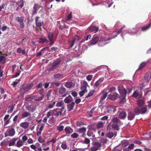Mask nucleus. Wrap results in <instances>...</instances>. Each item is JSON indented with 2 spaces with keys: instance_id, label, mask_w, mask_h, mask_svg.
I'll return each instance as SVG.
<instances>
[{
  "instance_id": "nucleus-10",
  "label": "nucleus",
  "mask_w": 151,
  "mask_h": 151,
  "mask_svg": "<svg viewBox=\"0 0 151 151\" xmlns=\"http://www.w3.org/2000/svg\"><path fill=\"white\" fill-rule=\"evenodd\" d=\"M86 130V128L85 127H83L77 129V132L81 134L80 135L81 137H83L86 135L85 133Z\"/></svg>"
},
{
  "instance_id": "nucleus-31",
  "label": "nucleus",
  "mask_w": 151,
  "mask_h": 151,
  "mask_svg": "<svg viewBox=\"0 0 151 151\" xmlns=\"http://www.w3.org/2000/svg\"><path fill=\"white\" fill-rule=\"evenodd\" d=\"M137 102L138 105L139 106H141L144 105L145 101L143 99H141L137 100Z\"/></svg>"
},
{
  "instance_id": "nucleus-42",
  "label": "nucleus",
  "mask_w": 151,
  "mask_h": 151,
  "mask_svg": "<svg viewBox=\"0 0 151 151\" xmlns=\"http://www.w3.org/2000/svg\"><path fill=\"white\" fill-rule=\"evenodd\" d=\"M49 48V47H46L43 48L39 52H37V56H39L41 55L42 54V51H43L45 49H48Z\"/></svg>"
},
{
  "instance_id": "nucleus-8",
  "label": "nucleus",
  "mask_w": 151,
  "mask_h": 151,
  "mask_svg": "<svg viewBox=\"0 0 151 151\" xmlns=\"http://www.w3.org/2000/svg\"><path fill=\"white\" fill-rule=\"evenodd\" d=\"M40 18L38 16H37L35 18V22L36 26L41 29V27L43 25V22L42 21L39 20Z\"/></svg>"
},
{
  "instance_id": "nucleus-53",
  "label": "nucleus",
  "mask_w": 151,
  "mask_h": 151,
  "mask_svg": "<svg viewBox=\"0 0 151 151\" xmlns=\"http://www.w3.org/2000/svg\"><path fill=\"white\" fill-rule=\"evenodd\" d=\"M55 104V102H52V104H50L48 106V109H52V108L54 106Z\"/></svg>"
},
{
  "instance_id": "nucleus-41",
  "label": "nucleus",
  "mask_w": 151,
  "mask_h": 151,
  "mask_svg": "<svg viewBox=\"0 0 151 151\" xmlns=\"http://www.w3.org/2000/svg\"><path fill=\"white\" fill-rule=\"evenodd\" d=\"M64 104L62 101H61L59 102H57L56 104V106L57 107H64Z\"/></svg>"
},
{
  "instance_id": "nucleus-3",
  "label": "nucleus",
  "mask_w": 151,
  "mask_h": 151,
  "mask_svg": "<svg viewBox=\"0 0 151 151\" xmlns=\"http://www.w3.org/2000/svg\"><path fill=\"white\" fill-rule=\"evenodd\" d=\"M44 97V96L43 95L38 96V95H36L26 98L25 100L26 101H30L32 100H34V101H38L42 100Z\"/></svg>"
},
{
  "instance_id": "nucleus-25",
  "label": "nucleus",
  "mask_w": 151,
  "mask_h": 151,
  "mask_svg": "<svg viewBox=\"0 0 151 151\" xmlns=\"http://www.w3.org/2000/svg\"><path fill=\"white\" fill-rule=\"evenodd\" d=\"M107 95V92L104 93L102 95L101 97V99L99 101V103L101 104H103L104 103V100L106 99Z\"/></svg>"
},
{
  "instance_id": "nucleus-45",
  "label": "nucleus",
  "mask_w": 151,
  "mask_h": 151,
  "mask_svg": "<svg viewBox=\"0 0 151 151\" xmlns=\"http://www.w3.org/2000/svg\"><path fill=\"white\" fill-rule=\"evenodd\" d=\"M29 115H30L29 113L27 111H24L22 114V117L23 118H25L28 116Z\"/></svg>"
},
{
  "instance_id": "nucleus-27",
  "label": "nucleus",
  "mask_w": 151,
  "mask_h": 151,
  "mask_svg": "<svg viewBox=\"0 0 151 151\" xmlns=\"http://www.w3.org/2000/svg\"><path fill=\"white\" fill-rule=\"evenodd\" d=\"M26 109L29 112H33L35 110V108L32 105H28L26 107Z\"/></svg>"
},
{
  "instance_id": "nucleus-46",
  "label": "nucleus",
  "mask_w": 151,
  "mask_h": 151,
  "mask_svg": "<svg viewBox=\"0 0 151 151\" xmlns=\"http://www.w3.org/2000/svg\"><path fill=\"white\" fill-rule=\"evenodd\" d=\"M87 135L89 137H94V135L93 132L90 130H88L87 133Z\"/></svg>"
},
{
  "instance_id": "nucleus-59",
  "label": "nucleus",
  "mask_w": 151,
  "mask_h": 151,
  "mask_svg": "<svg viewBox=\"0 0 151 151\" xmlns=\"http://www.w3.org/2000/svg\"><path fill=\"white\" fill-rule=\"evenodd\" d=\"M19 80H16L15 81L13 82L12 84L13 86L14 87H15L19 83Z\"/></svg>"
},
{
  "instance_id": "nucleus-60",
  "label": "nucleus",
  "mask_w": 151,
  "mask_h": 151,
  "mask_svg": "<svg viewBox=\"0 0 151 151\" xmlns=\"http://www.w3.org/2000/svg\"><path fill=\"white\" fill-rule=\"evenodd\" d=\"M139 93H138L137 91H134L132 94L133 97L135 98L137 97Z\"/></svg>"
},
{
  "instance_id": "nucleus-55",
  "label": "nucleus",
  "mask_w": 151,
  "mask_h": 151,
  "mask_svg": "<svg viewBox=\"0 0 151 151\" xmlns=\"http://www.w3.org/2000/svg\"><path fill=\"white\" fill-rule=\"evenodd\" d=\"M93 145L95 146L96 147H98V148L99 147H100L101 146V144L98 142H94Z\"/></svg>"
},
{
  "instance_id": "nucleus-58",
  "label": "nucleus",
  "mask_w": 151,
  "mask_h": 151,
  "mask_svg": "<svg viewBox=\"0 0 151 151\" xmlns=\"http://www.w3.org/2000/svg\"><path fill=\"white\" fill-rule=\"evenodd\" d=\"M81 101V99L79 98L76 97V98L75 103L76 104H79Z\"/></svg>"
},
{
  "instance_id": "nucleus-11",
  "label": "nucleus",
  "mask_w": 151,
  "mask_h": 151,
  "mask_svg": "<svg viewBox=\"0 0 151 151\" xmlns=\"http://www.w3.org/2000/svg\"><path fill=\"white\" fill-rule=\"evenodd\" d=\"M41 6L37 4H35L33 8V10L32 11V15H34L36 14L38 11V10L40 9Z\"/></svg>"
},
{
  "instance_id": "nucleus-4",
  "label": "nucleus",
  "mask_w": 151,
  "mask_h": 151,
  "mask_svg": "<svg viewBox=\"0 0 151 151\" xmlns=\"http://www.w3.org/2000/svg\"><path fill=\"white\" fill-rule=\"evenodd\" d=\"M61 62V61L58 59L54 61L52 65V66L49 68V71H53L56 68H58L60 65Z\"/></svg>"
},
{
  "instance_id": "nucleus-12",
  "label": "nucleus",
  "mask_w": 151,
  "mask_h": 151,
  "mask_svg": "<svg viewBox=\"0 0 151 151\" xmlns=\"http://www.w3.org/2000/svg\"><path fill=\"white\" fill-rule=\"evenodd\" d=\"M111 39V38L107 39L104 38L103 37H101V40L99 41V42L98 45L99 46H103L106 45V41L109 40H110V39Z\"/></svg>"
},
{
  "instance_id": "nucleus-30",
  "label": "nucleus",
  "mask_w": 151,
  "mask_h": 151,
  "mask_svg": "<svg viewBox=\"0 0 151 151\" xmlns=\"http://www.w3.org/2000/svg\"><path fill=\"white\" fill-rule=\"evenodd\" d=\"M105 122H103L100 121L98 122L96 125V126L97 129H99L103 128L104 126V124Z\"/></svg>"
},
{
  "instance_id": "nucleus-48",
  "label": "nucleus",
  "mask_w": 151,
  "mask_h": 151,
  "mask_svg": "<svg viewBox=\"0 0 151 151\" xmlns=\"http://www.w3.org/2000/svg\"><path fill=\"white\" fill-rule=\"evenodd\" d=\"M98 108L97 107H93L91 110L89 111V113L91 114V115L92 114L93 112L96 111L98 110Z\"/></svg>"
},
{
  "instance_id": "nucleus-15",
  "label": "nucleus",
  "mask_w": 151,
  "mask_h": 151,
  "mask_svg": "<svg viewBox=\"0 0 151 151\" xmlns=\"http://www.w3.org/2000/svg\"><path fill=\"white\" fill-rule=\"evenodd\" d=\"M135 115L134 112L129 111L128 114L127 119L129 120H132L135 117Z\"/></svg>"
},
{
  "instance_id": "nucleus-9",
  "label": "nucleus",
  "mask_w": 151,
  "mask_h": 151,
  "mask_svg": "<svg viewBox=\"0 0 151 151\" xmlns=\"http://www.w3.org/2000/svg\"><path fill=\"white\" fill-rule=\"evenodd\" d=\"M66 91V88L63 87L59 88L58 90L59 93L63 97H64L67 95V93Z\"/></svg>"
},
{
  "instance_id": "nucleus-34",
  "label": "nucleus",
  "mask_w": 151,
  "mask_h": 151,
  "mask_svg": "<svg viewBox=\"0 0 151 151\" xmlns=\"http://www.w3.org/2000/svg\"><path fill=\"white\" fill-rule=\"evenodd\" d=\"M17 53H22L24 55H26L27 54L25 50L22 49L21 47H19L17 48Z\"/></svg>"
},
{
  "instance_id": "nucleus-56",
  "label": "nucleus",
  "mask_w": 151,
  "mask_h": 151,
  "mask_svg": "<svg viewBox=\"0 0 151 151\" xmlns=\"http://www.w3.org/2000/svg\"><path fill=\"white\" fill-rule=\"evenodd\" d=\"M54 78H62L63 77V75L60 74H57L54 75Z\"/></svg>"
},
{
  "instance_id": "nucleus-54",
  "label": "nucleus",
  "mask_w": 151,
  "mask_h": 151,
  "mask_svg": "<svg viewBox=\"0 0 151 151\" xmlns=\"http://www.w3.org/2000/svg\"><path fill=\"white\" fill-rule=\"evenodd\" d=\"M72 18V13L70 12L67 17L66 21H69Z\"/></svg>"
},
{
  "instance_id": "nucleus-17",
  "label": "nucleus",
  "mask_w": 151,
  "mask_h": 151,
  "mask_svg": "<svg viewBox=\"0 0 151 151\" xmlns=\"http://www.w3.org/2000/svg\"><path fill=\"white\" fill-rule=\"evenodd\" d=\"M73 101V99L71 96L69 95L65 98L64 100V101L65 104H69L72 102Z\"/></svg>"
},
{
  "instance_id": "nucleus-28",
  "label": "nucleus",
  "mask_w": 151,
  "mask_h": 151,
  "mask_svg": "<svg viewBox=\"0 0 151 151\" xmlns=\"http://www.w3.org/2000/svg\"><path fill=\"white\" fill-rule=\"evenodd\" d=\"M18 139V138H13L11 140H10V142L9 144V146H11L15 145L16 144L15 142Z\"/></svg>"
},
{
  "instance_id": "nucleus-18",
  "label": "nucleus",
  "mask_w": 151,
  "mask_h": 151,
  "mask_svg": "<svg viewBox=\"0 0 151 151\" xmlns=\"http://www.w3.org/2000/svg\"><path fill=\"white\" fill-rule=\"evenodd\" d=\"M65 133L67 134H70L73 132V129L69 127H66L64 129Z\"/></svg>"
},
{
  "instance_id": "nucleus-49",
  "label": "nucleus",
  "mask_w": 151,
  "mask_h": 151,
  "mask_svg": "<svg viewBox=\"0 0 151 151\" xmlns=\"http://www.w3.org/2000/svg\"><path fill=\"white\" fill-rule=\"evenodd\" d=\"M53 34L52 32H50L49 33L47 37L50 40H53Z\"/></svg>"
},
{
  "instance_id": "nucleus-2",
  "label": "nucleus",
  "mask_w": 151,
  "mask_h": 151,
  "mask_svg": "<svg viewBox=\"0 0 151 151\" xmlns=\"http://www.w3.org/2000/svg\"><path fill=\"white\" fill-rule=\"evenodd\" d=\"M118 91L120 94V100L121 102L124 103L126 101L125 98L127 91L126 90L123 88H118Z\"/></svg>"
},
{
  "instance_id": "nucleus-5",
  "label": "nucleus",
  "mask_w": 151,
  "mask_h": 151,
  "mask_svg": "<svg viewBox=\"0 0 151 151\" xmlns=\"http://www.w3.org/2000/svg\"><path fill=\"white\" fill-rule=\"evenodd\" d=\"M15 133V131L14 129L9 128L4 133L5 137H12L14 135Z\"/></svg>"
},
{
  "instance_id": "nucleus-52",
  "label": "nucleus",
  "mask_w": 151,
  "mask_h": 151,
  "mask_svg": "<svg viewBox=\"0 0 151 151\" xmlns=\"http://www.w3.org/2000/svg\"><path fill=\"white\" fill-rule=\"evenodd\" d=\"M45 141V139H43V137L41 136H40L38 138V141L40 143H42Z\"/></svg>"
},
{
  "instance_id": "nucleus-6",
  "label": "nucleus",
  "mask_w": 151,
  "mask_h": 151,
  "mask_svg": "<svg viewBox=\"0 0 151 151\" xmlns=\"http://www.w3.org/2000/svg\"><path fill=\"white\" fill-rule=\"evenodd\" d=\"M64 109V107H62L61 109H55L52 110L51 112L54 115L59 116L61 115L62 112Z\"/></svg>"
},
{
  "instance_id": "nucleus-19",
  "label": "nucleus",
  "mask_w": 151,
  "mask_h": 151,
  "mask_svg": "<svg viewBox=\"0 0 151 151\" xmlns=\"http://www.w3.org/2000/svg\"><path fill=\"white\" fill-rule=\"evenodd\" d=\"M107 110L109 113H114L115 112L116 108L113 105L110 106L108 107Z\"/></svg>"
},
{
  "instance_id": "nucleus-32",
  "label": "nucleus",
  "mask_w": 151,
  "mask_h": 151,
  "mask_svg": "<svg viewBox=\"0 0 151 151\" xmlns=\"http://www.w3.org/2000/svg\"><path fill=\"white\" fill-rule=\"evenodd\" d=\"M15 104H11L10 105L8 108V110L7 111V112L9 113H12L13 111L14 108V106H15Z\"/></svg>"
},
{
  "instance_id": "nucleus-36",
  "label": "nucleus",
  "mask_w": 151,
  "mask_h": 151,
  "mask_svg": "<svg viewBox=\"0 0 151 151\" xmlns=\"http://www.w3.org/2000/svg\"><path fill=\"white\" fill-rule=\"evenodd\" d=\"M134 112L135 115H138L140 114V108L139 107H137L134 109Z\"/></svg>"
},
{
  "instance_id": "nucleus-62",
  "label": "nucleus",
  "mask_w": 151,
  "mask_h": 151,
  "mask_svg": "<svg viewBox=\"0 0 151 151\" xmlns=\"http://www.w3.org/2000/svg\"><path fill=\"white\" fill-rule=\"evenodd\" d=\"M78 136V134L76 133L73 134L71 136V137L73 138H77Z\"/></svg>"
},
{
  "instance_id": "nucleus-35",
  "label": "nucleus",
  "mask_w": 151,
  "mask_h": 151,
  "mask_svg": "<svg viewBox=\"0 0 151 151\" xmlns=\"http://www.w3.org/2000/svg\"><path fill=\"white\" fill-rule=\"evenodd\" d=\"M144 78L145 80L147 81L148 82H149L151 79V72L150 74H146Z\"/></svg>"
},
{
  "instance_id": "nucleus-29",
  "label": "nucleus",
  "mask_w": 151,
  "mask_h": 151,
  "mask_svg": "<svg viewBox=\"0 0 151 151\" xmlns=\"http://www.w3.org/2000/svg\"><path fill=\"white\" fill-rule=\"evenodd\" d=\"M17 143L15 145V146L18 147H20L24 145V142L18 139Z\"/></svg>"
},
{
  "instance_id": "nucleus-23",
  "label": "nucleus",
  "mask_w": 151,
  "mask_h": 151,
  "mask_svg": "<svg viewBox=\"0 0 151 151\" xmlns=\"http://www.w3.org/2000/svg\"><path fill=\"white\" fill-rule=\"evenodd\" d=\"M88 29L90 31L96 33L98 31L99 28L96 26H91L88 28Z\"/></svg>"
},
{
  "instance_id": "nucleus-16",
  "label": "nucleus",
  "mask_w": 151,
  "mask_h": 151,
  "mask_svg": "<svg viewBox=\"0 0 151 151\" xmlns=\"http://www.w3.org/2000/svg\"><path fill=\"white\" fill-rule=\"evenodd\" d=\"M88 86L87 83L86 81H84L83 82V84L81 86V90L87 92V88Z\"/></svg>"
},
{
  "instance_id": "nucleus-14",
  "label": "nucleus",
  "mask_w": 151,
  "mask_h": 151,
  "mask_svg": "<svg viewBox=\"0 0 151 151\" xmlns=\"http://www.w3.org/2000/svg\"><path fill=\"white\" fill-rule=\"evenodd\" d=\"M99 40V38L97 36H94L93 37L89 42V45H94L96 44Z\"/></svg>"
},
{
  "instance_id": "nucleus-61",
  "label": "nucleus",
  "mask_w": 151,
  "mask_h": 151,
  "mask_svg": "<svg viewBox=\"0 0 151 151\" xmlns=\"http://www.w3.org/2000/svg\"><path fill=\"white\" fill-rule=\"evenodd\" d=\"M45 42H47V40L45 39L40 38L39 39V42L40 43H44Z\"/></svg>"
},
{
  "instance_id": "nucleus-63",
  "label": "nucleus",
  "mask_w": 151,
  "mask_h": 151,
  "mask_svg": "<svg viewBox=\"0 0 151 151\" xmlns=\"http://www.w3.org/2000/svg\"><path fill=\"white\" fill-rule=\"evenodd\" d=\"M93 78V76L92 75H88L86 77V79L87 80L89 81H91Z\"/></svg>"
},
{
  "instance_id": "nucleus-38",
  "label": "nucleus",
  "mask_w": 151,
  "mask_h": 151,
  "mask_svg": "<svg viewBox=\"0 0 151 151\" xmlns=\"http://www.w3.org/2000/svg\"><path fill=\"white\" fill-rule=\"evenodd\" d=\"M147 63V62H144L141 63L139 66L138 70H140L142 69L146 66Z\"/></svg>"
},
{
  "instance_id": "nucleus-47",
  "label": "nucleus",
  "mask_w": 151,
  "mask_h": 151,
  "mask_svg": "<svg viewBox=\"0 0 151 151\" xmlns=\"http://www.w3.org/2000/svg\"><path fill=\"white\" fill-rule=\"evenodd\" d=\"M61 148L63 150H65L68 148V146L65 142H63L61 145Z\"/></svg>"
},
{
  "instance_id": "nucleus-64",
  "label": "nucleus",
  "mask_w": 151,
  "mask_h": 151,
  "mask_svg": "<svg viewBox=\"0 0 151 151\" xmlns=\"http://www.w3.org/2000/svg\"><path fill=\"white\" fill-rule=\"evenodd\" d=\"M101 142L103 143H106L107 142V140L106 139L104 138H102L100 140Z\"/></svg>"
},
{
  "instance_id": "nucleus-1",
  "label": "nucleus",
  "mask_w": 151,
  "mask_h": 151,
  "mask_svg": "<svg viewBox=\"0 0 151 151\" xmlns=\"http://www.w3.org/2000/svg\"><path fill=\"white\" fill-rule=\"evenodd\" d=\"M33 84L31 83L23 84L21 86L20 92L22 95H24L29 91L33 86Z\"/></svg>"
},
{
  "instance_id": "nucleus-44",
  "label": "nucleus",
  "mask_w": 151,
  "mask_h": 151,
  "mask_svg": "<svg viewBox=\"0 0 151 151\" xmlns=\"http://www.w3.org/2000/svg\"><path fill=\"white\" fill-rule=\"evenodd\" d=\"M95 91L94 90H91L89 92L88 95L85 97V98L87 99L89 97L92 96L93 94Z\"/></svg>"
},
{
  "instance_id": "nucleus-50",
  "label": "nucleus",
  "mask_w": 151,
  "mask_h": 151,
  "mask_svg": "<svg viewBox=\"0 0 151 151\" xmlns=\"http://www.w3.org/2000/svg\"><path fill=\"white\" fill-rule=\"evenodd\" d=\"M64 127L63 126H57V130L58 131V132L62 131L63 130Z\"/></svg>"
},
{
  "instance_id": "nucleus-20",
  "label": "nucleus",
  "mask_w": 151,
  "mask_h": 151,
  "mask_svg": "<svg viewBox=\"0 0 151 151\" xmlns=\"http://www.w3.org/2000/svg\"><path fill=\"white\" fill-rule=\"evenodd\" d=\"M111 121L112 122V123H121V121L119 120L117 117L115 116H113L111 118Z\"/></svg>"
},
{
  "instance_id": "nucleus-13",
  "label": "nucleus",
  "mask_w": 151,
  "mask_h": 151,
  "mask_svg": "<svg viewBox=\"0 0 151 151\" xmlns=\"http://www.w3.org/2000/svg\"><path fill=\"white\" fill-rule=\"evenodd\" d=\"M119 97V94L115 93H111L109 95V98L112 101L116 99Z\"/></svg>"
},
{
  "instance_id": "nucleus-57",
  "label": "nucleus",
  "mask_w": 151,
  "mask_h": 151,
  "mask_svg": "<svg viewBox=\"0 0 151 151\" xmlns=\"http://www.w3.org/2000/svg\"><path fill=\"white\" fill-rule=\"evenodd\" d=\"M125 27V26H124L120 28V29L117 32V35L119 34L120 33H122L123 31L124 28ZM124 32H123V33H124Z\"/></svg>"
},
{
  "instance_id": "nucleus-24",
  "label": "nucleus",
  "mask_w": 151,
  "mask_h": 151,
  "mask_svg": "<svg viewBox=\"0 0 151 151\" xmlns=\"http://www.w3.org/2000/svg\"><path fill=\"white\" fill-rule=\"evenodd\" d=\"M121 124L112 123L111 124V127L113 129L115 130H118L119 129V126Z\"/></svg>"
},
{
  "instance_id": "nucleus-39",
  "label": "nucleus",
  "mask_w": 151,
  "mask_h": 151,
  "mask_svg": "<svg viewBox=\"0 0 151 151\" xmlns=\"http://www.w3.org/2000/svg\"><path fill=\"white\" fill-rule=\"evenodd\" d=\"M140 114H145L147 111V108L146 107H143L140 108Z\"/></svg>"
},
{
  "instance_id": "nucleus-40",
  "label": "nucleus",
  "mask_w": 151,
  "mask_h": 151,
  "mask_svg": "<svg viewBox=\"0 0 151 151\" xmlns=\"http://www.w3.org/2000/svg\"><path fill=\"white\" fill-rule=\"evenodd\" d=\"M6 58L3 55H0V63L4 64L5 63Z\"/></svg>"
},
{
  "instance_id": "nucleus-22",
  "label": "nucleus",
  "mask_w": 151,
  "mask_h": 151,
  "mask_svg": "<svg viewBox=\"0 0 151 151\" xmlns=\"http://www.w3.org/2000/svg\"><path fill=\"white\" fill-rule=\"evenodd\" d=\"M126 115V112L124 111H122L120 112L119 114V117L121 119H124L125 118Z\"/></svg>"
},
{
  "instance_id": "nucleus-51",
  "label": "nucleus",
  "mask_w": 151,
  "mask_h": 151,
  "mask_svg": "<svg viewBox=\"0 0 151 151\" xmlns=\"http://www.w3.org/2000/svg\"><path fill=\"white\" fill-rule=\"evenodd\" d=\"M55 118L52 116L48 120V122L50 124H53L54 122Z\"/></svg>"
},
{
  "instance_id": "nucleus-43",
  "label": "nucleus",
  "mask_w": 151,
  "mask_h": 151,
  "mask_svg": "<svg viewBox=\"0 0 151 151\" xmlns=\"http://www.w3.org/2000/svg\"><path fill=\"white\" fill-rule=\"evenodd\" d=\"M106 137L109 138H111L114 136V133L111 132L106 133Z\"/></svg>"
},
{
  "instance_id": "nucleus-26",
  "label": "nucleus",
  "mask_w": 151,
  "mask_h": 151,
  "mask_svg": "<svg viewBox=\"0 0 151 151\" xmlns=\"http://www.w3.org/2000/svg\"><path fill=\"white\" fill-rule=\"evenodd\" d=\"M75 105V103L73 102H72L70 104H68L67 106V109L68 111H70L73 109V108Z\"/></svg>"
},
{
  "instance_id": "nucleus-7",
  "label": "nucleus",
  "mask_w": 151,
  "mask_h": 151,
  "mask_svg": "<svg viewBox=\"0 0 151 151\" xmlns=\"http://www.w3.org/2000/svg\"><path fill=\"white\" fill-rule=\"evenodd\" d=\"M15 19L20 24V27L22 28H24V24L23 22L24 20V17H17Z\"/></svg>"
},
{
  "instance_id": "nucleus-21",
  "label": "nucleus",
  "mask_w": 151,
  "mask_h": 151,
  "mask_svg": "<svg viewBox=\"0 0 151 151\" xmlns=\"http://www.w3.org/2000/svg\"><path fill=\"white\" fill-rule=\"evenodd\" d=\"M16 4L18 5V7L16 8V10L17 11L19 9H20L23 6L24 4L23 0H20L17 2Z\"/></svg>"
},
{
  "instance_id": "nucleus-37",
  "label": "nucleus",
  "mask_w": 151,
  "mask_h": 151,
  "mask_svg": "<svg viewBox=\"0 0 151 151\" xmlns=\"http://www.w3.org/2000/svg\"><path fill=\"white\" fill-rule=\"evenodd\" d=\"M73 83L71 82H67L65 83V86L68 88H71L73 86Z\"/></svg>"
},
{
  "instance_id": "nucleus-33",
  "label": "nucleus",
  "mask_w": 151,
  "mask_h": 151,
  "mask_svg": "<svg viewBox=\"0 0 151 151\" xmlns=\"http://www.w3.org/2000/svg\"><path fill=\"white\" fill-rule=\"evenodd\" d=\"M29 125V123L27 122H23L20 124V126L24 129H25L28 128Z\"/></svg>"
}]
</instances>
